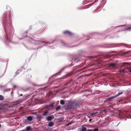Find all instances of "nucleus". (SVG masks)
I'll list each match as a JSON object with an SVG mask.
<instances>
[{"mask_svg":"<svg viewBox=\"0 0 131 131\" xmlns=\"http://www.w3.org/2000/svg\"><path fill=\"white\" fill-rule=\"evenodd\" d=\"M78 104V102L75 100L70 101L68 103L67 109H70L75 108Z\"/></svg>","mask_w":131,"mask_h":131,"instance_id":"1","label":"nucleus"},{"mask_svg":"<svg viewBox=\"0 0 131 131\" xmlns=\"http://www.w3.org/2000/svg\"><path fill=\"white\" fill-rule=\"evenodd\" d=\"M130 64L129 63L127 62H124L122 63L120 65L121 68L125 67V68H126V70H128V71H129L131 73V67H128L127 65H130Z\"/></svg>","mask_w":131,"mask_h":131,"instance_id":"2","label":"nucleus"},{"mask_svg":"<svg viewBox=\"0 0 131 131\" xmlns=\"http://www.w3.org/2000/svg\"><path fill=\"white\" fill-rule=\"evenodd\" d=\"M54 118L53 116L52 115L48 116L46 118V120L48 121H51Z\"/></svg>","mask_w":131,"mask_h":131,"instance_id":"3","label":"nucleus"},{"mask_svg":"<svg viewBox=\"0 0 131 131\" xmlns=\"http://www.w3.org/2000/svg\"><path fill=\"white\" fill-rule=\"evenodd\" d=\"M63 33L64 34H67L70 36H71L72 35V34L71 32L68 31H64L63 32Z\"/></svg>","mask_w":131,"mask_h":131,"instance_id":"4","label":"nucleus"},{"mask_svg":"<svg viewBox=\"0 0 131 131\" xmlns=\"http://www.w3.org/2000/svg\"><path fill=\"white\" fill-rule=\"evenodd\" d=\"M8 17L7 15L5 16L4 18V20L5 23H6L8 21Z\"/></svg>","mask_w":131,"mask_h":131,"instance_id":"5","label":"nucleus"},{"mask_svg":"<svg viewBox=\"0 0 131 131\" xmlns=\"http://www.w3.org/2000/svg\"><path fill=\"white\" fill-rule=\"evenodd\" d=\"M116 97H117V96H116L115 95L114 96H112V97L109 98H108V101H112V100L113 99L115 98Z\"/></svg>","mask_w":131,"mask_h":131,"instance_id":"6","label":"nucleus"},{"mask_svg":"<svg viewBox=\"0 0 131 131\" xmlns=\"http://www.w3.org/2000/svg\"><path fill=\"white\" fill-rule=\"evenodd\" d=\"M48 113V111L45 110L44 112L43 113L42 115L43 116H46L47 115Z\"/></svg>","mask_w":131,"mask_h":131,"instance_id":"7","label":"nucleus"},{"mask_svg":"<svg viewBox=\"0 0 131 131\" xmlns=\"http://www.w3.org/2000/svg\"><path fill=\"white\" fill-rule=\"evenodd\" d=\"M98 112H96L93 113H90V115L91 116H92L93 115L96 114H97V115H98Z\"/></svg>","mask_w":131,"mask_h":131,"instance_id":"8","label":"nucleus"},{"mask_svg":"<svg viewBox=\"0 0 131 131\" xmlns=\"http://www.w3.org/2000/svg\"><path fill=\"white\" fill-rule=\"evenodd\" d=\"M126 115H129V116L128 117V118H130L131 116V113L128 112L127 111L126 112Z\"/></svg>","mask_w":131,"mask_h":131,"instance_id":"9","label":"nucleus"},{"mask_svg":"<svg viewBox=\"0 0 131 131\" xmlns=\"http://www.w3.org/2000/svg\"><path fill=\"white\" fill-rule=\"evenodd\" d=\"M87 130L86 128L83 126L82 127V129H81L80 131H86Z\"/></svg>","mask_w":131,"mask_h":131,"instance_id":"10","label":"nucleus"},{"mask_svg":"<svg viewBox=\"0 0 131 131\" xmlns=\"http://www.w3.org/2000/svg\"><path fill=\"white\" fill-rule=\"evenodd\" d=\"M31 128L30 126L27 127L24 130L25 131H29L31 129Z\"/></svg>","mask_w":131,"mask_h":131,"instance_id":"11","label":"nucleus"},{"mask_svg":"<svg viewBox=\"0 0 131 131\" xmlns=\"http://www.w3.org/2000/svg\"><path fill=\"white\" fill-rule=\"evenodd\" d=\"M109 66L110 67H115L116 66V64L115 63H110V64H109Z\"/></svg>","mask_w":131,"mask_h":131,"instance_id":"12","label":"nucleus"},{"mask_svg":"<svg viewBox=\"0 0 131 131\" xmlns=\"http://www.w3.org/2000/svg\"><path fill=\"white\" fill-rule=\"evenodd\" d=\"M28 120L29 121H31L32 120V117L31 116H29L27 118Z\"/></svg>","mask_w":131,"mask_h":131,"instance_id":"13","label":"nucleus"},{"mask_svg":"<svg viewBox=\"0 0 131 131\" xmlns=\"http://www.w3.org/2000/svg\"><path fill=\"white\" fill-rule=\"evenodd\" d=\"M53 124V123L52 122H50L49 123L48 126L49 127L52 126Z\"/></svg>","mask_w":131,"mask_h":131,"instance_id":"14","label":"nucleus"},{"mask_svg":"<svg viewBox=\"0 0 131 131\" xmlns=\"http://www.w3.org/2000/svg\"><path fill=\"white\" fill-rule=\"evenodd\" d=\"M4 96L2 95H0V101H2L4 100Z\"/></svg>","mask_w":131,"mask_h":131,"instance_id":"15","label":"nucleus"},{"mask_svg":"<svg viewBox=\"0 0 131 131\" xmlns=\"http://www.w3.org/2000/svg\"><path fill=\"white\" fill-rule=\"evenodd\" d=\"M60 103L62 105H63L65 103L64 101L63 100H61L60 101Z\"/></svg>","mask_w":131,"mask_h":131,"instance_id":"16","label":"nucleus"},{"mask_svg":"<svg viewBox=\"0 0 131 131\" xmlns=\"http://www.w3.org/2000/svg\"><path fill=\"white\" fill-rule=\"evenodd\" d=\"M61 108V106H58L56 108V110H58Z\"/></svg>","mask_w":131,"mask_h":131,"instance_id":"17","label":"nucleus"},{"mask_svg":"<svg viewBox=\"0 0 131 131\" xmlns=\"http://www.w3.org/2000/svg\"><path fill=\"white\" fill-rule=\"evenodd\" d=\"M123 93V92H120L118 93V94H117L116 95V96L117 97L119 96V95H121V94H122Z\"/></svg>","mask_w":131,"mask_h":131,"instance_id":"18","label":"nucleus"},{"mask_svg":"<svg viewBox=\"0 0 131 131\" xmlns=\"http://www.w3.org/2000/svg\"><path fill=\"white\" fill-rule=\"evenodd\" d=\"M54 106V103H52L51 104H50L48 106H49V107H53V106Z\"/></svg>","mask_w":131,"mask_h":131,"instance_id":"19","label":"nucleus"},{"mask_svg":"<svg viewBox=\"0 0 131 131\" xmlns=\"http://www.w3.org/2000/svg\"><path fill=\"white\" fill-rule=\"evenodd\" d=\"M126 30H131V26L127 28Z\"/></svg>","mask_w":131,"mask_h":131,"instance_id":"20","label":"nucleus"},{"mask_svg":"<svg viewBox=\"0 0 131 131\" xmlns=\"http://www.w3.org/2000/svg\"><path fill=\"white\" fill-rule=\"evenodd\" d=\"M105 110H102L101 111H100L99 112H98V115H100L101 113H102L104 111H105Z\"/></svg>","mask_w":131,"mask_h":131,"instance_id":"21","label":"nucleus"},{"mask_svg":"<svg viewBox=\"0 0 131 131\" xmlns=\"http://www.w3.org/2000/svg\"><path fill=\"white\" fill-rule=\"evenodd\" d=\"M72 74V73H69L67 74V77H68L71 76Z\"/></svg>","mask_w":131,"mask_h":131,"instance_id":"22","label":"nucleus"},{"mask_svg":"<svg viewBox=\"0 0 131 131\" xmlns=\"http://www.w3.org/2000/svg\"><path fill=\"white\" fill-rule=\"evenodd\" d=\"M99 129L98 128H96L94 129L93 130V131H98Z\"/></svg>","mask_w":131,"mask_h":131,"instance_id":"23","label":"nucleus"},{"mask_svg":"<svg viewBox=\"0 0 131 131\" xmlns=\"http://www.w3.org/2000/svg\"><path fill=\"white\" fill-rule=\"evenodd\" d=\"M72 122H70L69 123L67 124V126H69V125H70L72 123Z\"/></svg>","mask_w":131,"mask_h":131,"instance_id":"24","label":"nucleus"},{"mask_svg":"<svg viewBox=\"0 0 131 131\" xmlns=\"http://www.w3.org/2000/svg\"><path fill=\"white\" fill-rule=\"evenodd\" d=\"M13 87L14 88V89H16V88L17 87V86L16 85H13Z\"/></svg>","mask_w":131,"mask_h":131,"instance_id":"25","label":"nucleus"},{"mask_svg":"<svg viewBox=\"0 0 131 131\" xmlns=\"http://www.w3.org/2000/svg\"><path fill=\"white\" fill-rule=\"evenodd\" d=\"M86 131H93L92 129H88Z\"/></svg>","mask_w":131,"mask_h":131,"instance_id":"26","label":"nucleus"},{"mask_svg":"<svg viewBox=\"0 0 131 131\" xmlns=\"http://www.w3.org/2000/svg\"><path fill=\"white\" fill-rule=\"evenodd\" d=\"M124 71L125 70H122L121 71H120L121 72H122V73H124Z\"/></svg>","mask_w":131,"mask_h":131,"instance_id":"27","label":"nucleus"},{"mask_svg":"<svg viewBox=\"0 0 131 131\" xmlns=\"http://www.w3.org/2000/svg\"><path fill=\"white\" fill-rule=\"evenodd\" d=\"M128 52H125L124 53V54H126Z\"/></svg>","mask_w":131,"mask_h":131,"instance_id":"28","label":"nucleus"},{"mask_svg":"<svg viewBox=\"0 0 131 131\" xmlns=\"http://www.w3.org/2000/svg\"><path fill=\"white\" fill-rule=\"evenodd\" d=\"M41 42L43 43H48V42H46L45 41H42Z\"/></svg>","mask_w":131,"mask_h":131,"instance_id":"29","label":"nucleus"},{"mask_svg":"<svg viewBox=\"0 0 131 131\" xmlns=\"http://www.w3.org/2000/svg\"><path fill=\"white\" fill-rule=\"evenodd\" d=\"M10 90H4V92H6V91H9Z\"/></svg>","mask_w":131,"mask_h":131,"instance_id":"30","label":"nucleus"},{"mask_svg":"<svg viewBox=\"0 0 131 131\" xmlns=\"http://www.w3.org/2000/svg\"><path fill=\"white\" fill-rule=\"evenodd\" d=\"M10 16H11L10 14H10H9V15H8V17H9V19L10 18Z\"/></svg>","mask_w":131,"mask_h":131,"instance_id":"31","label":"nucleus"},{"mask_svg":"<svg viewBox=\"0 0 131 131\" xmlns=\"http://www.w3.org/2000/svg\"><path fill=\"white\" fill-rule=\"evenodd\" d=\"M41 118V116H38L37 117V118Z\"/></svg>","mask_w":131,"mask_h":131,"instance_id":"32","label":"nucleus"},{"mask_svg":"<svg viewBox=\"0 0 131 131\" xmlns=\"http://www.w3.org/2000/svg\"><path fill=\"white\" fill-rule=\"evenodd\" d=\"M92 120V119H89V122H91Z\"/></svg>","mask_w":131,"mask_h":131,"instance_id":"33","label":"nucleus"},{"mask_svg":"<svg viewBox=\"0 0 131 131\" xmlns=\"http://www.w3.org/2000/svg\"><path fill=\"white\" fill-rule=\"evenodd\" d=\"M23 95L22 94H21L20 95V96H22Z\"/></svg>","mask_w":131,"mask_h":131,"instance_id":"34","label":"nucleus"},{"mask_svg":"<svg viewBox=\"0 0 131 131\" xmlns=\"http://www.w3.org/2000/svg\"><path fill=\"white\" fill-rule=\"evenodd\" d=\"M1 109H2V108L1 107V106H0V110H1Z\"/></svg>","mask_w":131,"mask_h":131,"instance_id":"35","label":"nucleus"},{"mask_svg":"<svg viewBox=\"0 0 131 131\" xmlns=\"http://www.w3.org/2000/svg\"><path fill=\"white\" fill-rule=\"evenodd\" d=\"M121 44L122 45H125L124 44Z\"/></svg>","mask_w":131,"mask_h":131,"instance_id":"36","label":"nucleus"},{"mask_svg":"<svg viewBox=\"0 0 131 131\" xmlns=\"http://www.w3.org/2000/svg\"><path fill=\"white\" fill-rule=\"evenodd\" d=\"M13 93V91H12V92H11V93Z\"/></svg>","mask_w":131,"mask_h":131,"instance_id":"37","label":"nucleus"},{"mask_svg":"<svg viewBox=\"0 0 131 131\" xmlns=\"http://www.w3.org/2000/svg\"><path fill=\"white\" fill-rule=\"evenodd\" d=\"M1 127V125L0 124V128Z\"/></svg>","mask_w":131,"mask_h":131,"instance_id":"38","label":"nucleus"},{"mask_svg":"<svg viewBox=\"0 0 131 131\" xmlns=\"http://www.w3.org/2000/svg\"><path fill=\"white\" fill-rule=\"evenodd\" d=\"M8 39H9L8 38H7V40H8Z\"/></svg>","mask_w":131,"mask_h":131,"instance_id":"39","label":"nucleus"}]
</instances>
